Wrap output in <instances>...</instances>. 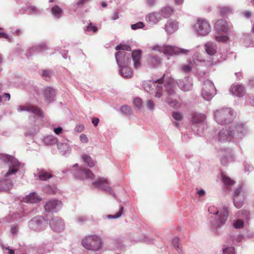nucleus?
Returning a JSON list of instances; mask_svg holds the SVG:
<instances>
[{"instance_id":"nucleus-1","label":"nucleus","mask_w":254,"mask_h":254,"mask_svg":"<svg viewBox=\"0 0 254 254\" xmlns=\"http://www.w3.org/2000/svg\"><path fill=\"white\" fill-rule=\"evenodd\" d=\"M0 161L8 166L7 172L3 174V178L0 180V191H7L13 186L12 181L10 180V177L15 174L23 167L24 165L13 156L6 154H0Z\"/></svg>"},{"instance_id":"nucleus-2","label":"nucleus","mask_w":254,"mask_h":254,"mask_svg":"<svg viewBox=\"0 0 254 254\" xmlns=\"http://www.w3.org/2000/svg\"><path fill=\"white\" fill-rule=\"evenodd\" d=\"M116 50L119 51L115 55L116 60L118 66L129 65L131 62V57L133 62V67L138 69L141 67L140 58L141 51L140 50L133 51L131 54L127 51H131V48L128 45H120L116 47Z\"/></svg>"},{"instance_id":"nucleus-3","label":"nucleus","mask_w":254,"mask_h":254,"mask_svg":"<svg viewBox=\"0 0 254 254\" xmlns=\"http://www.w3.org/2000/svg\"><path fill=\"white\" fill-rule=\"evenodd\" d=\"M248 132L249 128L245 124L237 123L220 130L217 135L218 139L222 142H230L234 139L243 138Z\"/></svg>"},{"instance_id":"nucleus-4","label":"nucleus","mask_w":254,"mask_h":254,"mask_svg":"<svg viewBox=\"0 0 254 254\" xmlns=\"http://www.w3.org/2000/svg\"><path fill=\"white\" fill-rule=\"evenodd\" d=\"M208 211L211 214L218 215V218L215 220V222L210 221L209 227L212 232L217 234L218 229L225 224L229 217V208L223 206L221 209L219 210L215 206H211L208 208Z\"/></svg>"},{"instance_id":"nucleus-5","label":"nucleus","mask_w":254,"mask_h":254,"mask_svg":"<svg viewBox=\"0 0 254 254\" xmlns=\"http://www.w3.org/2000/svg\"><path fill=\"white\" fill-rule=\"evenodd\" d=\"M167 78L170 77L164 76L162 79L158 80H144L142 82V87L145 91L150 94L154 93L155 97L160 98L165 91L164 82Z\"/></svg>"},{"instance_id":"nucleus-6","label":"nucleus","mask_w":254,"mask_h":254,"mask_svg":"<svg viewBox=\"0 0 254 254\" xmlns=\"http://www.w3.org/2000/svg\"><path fill=\"white\" fill-rule=\"evenodd\" d=\"M165 91L168 93V97L165 99V102L171 107L179 108L181 103L177 100L178 95L175 92V87L174 80L172 78H167L164 82Z\"/></svg>"},{"instance_id":"nucleus-7","label":"nucleus","mask_w":254,"mask_h":254,"mask_svg":"<svg viewBox=\"0 0 254 254\" xmlns=\"http://www.w3.org/2000/svg\"><path fill=\"white\" fill-rule=\"evenodd\" d=\"M231 27V25L225 20L222 19L218 20L214 25V29L216 32L215 40L218 42H227L229 40L228 34Z\"/></svg>"},{"instance_id":"nucleus-8","label":"nucleus","mask_w":254,"mask_h":254,"mask_svg":"<svg viewBox=\"0 0 254 254\" xmlns=\"http://www.w3.org/2000/svg\"><path fill=\"white\" fill-rule=\"evenodd\" d=\"M234 117V112L230 108H222L214 111L215 122L222 126L231 123Z\"/></svg>"},{"instance_id":"nucleus-9","label":"nucleus","mask_w":254,"mask_h":254,"mask_svg":"<svg viewBox=\"0 0 254 254\" xmlns=\"http://www.w3.org/2000/svg\"><path fill=\"white\" fill-rule=\"evenodd\" d=\"M72 177L76 180L86 181H92L95 177L93 173L89 169L83 166H78V164H74L70 170Z\"/></svg>"},{"instance_id":"nucleus-10","label":"nucleus","mask_w":254,"mask_h":254,"mask_svg":"<svg viewBox=\"0 0 254 254\" xmlns=\"http://www.w3.org/2000/svg\"><path fill=\"white\" fill-rule=\"evenodd\" d=\"M82 245L86 250L96 252L102 249L103 243L99 236L89 235L82 239Z\"/></svg>"},{"instance_id":"nucleus-11","label":"nucleus","mask_w":254,"mask_h":254,"mask_svg":"<svg viewBox=\"0 0 254 254\" xmlns=\"http://www.w3.org/2000/svg\"><path fill=\"white\" fill-rule=\"evenodd\" d=\"M194 33L199 37H205L211 31L212 28L209 21L204 18H198L192 26Z\"/></svg>"},{"instance_id":"nucleus-12","label":"nucleus","mask_w":254,"mask_h":254,"mask_svg":"<svg viewBox=\"0 0 254 254\" xmlns=\"http://www.w3.org/2000/svg\"><path fill=\"white\" fill-rule=\"evenodd\" d=\"M191 121L192 129L196 131L199 136L203 135L207 128L205 115L202 113H195L192 115Z\"/></svg>"},{"instance_id":"nucleus-13","label":"nucleus","mask_w":254,"mask_h":254,"mask_svg":"<svg viewBox=\"0 0 254 254\" xmlns=\"http://www.w3.org/2000/svg\"><path fill=\"white\" fill-rule=\"evenodd\" d=\"M151 48L153 51L162 52L167 56L187 55L190 52L189 50L165 45H156Z\"/></svg>"},{"instance_id":"nucleus-14","label":"nucleus","mask_w":254,"mask_h":254,"mask_svg":"<svg viewBox=\"0 0 254 254\" xmlns=\"http://www.w3.org/2000/svg\"><path fill=\"white\" fill-rule=\"evenodd\" d=\"M204 60L198 54L193 55L192 59L181 64L179 67L180 71L185 74H189L193 70H196V67L201 65Z\"/></svg>"},{"instance_id":"nucleus-15","label":"nucleus","mask_w":254,"mask_h":254,"mask_svg":"<svg viewBox=\"0 0 254 254\" xmlns=\"http://www.w3.org/2000/svg\"><path fill=\"white\" fill-rule=\"evenodd\" d=\"M48 221L42 216H35L28 221V227L33 231L40 232L46 229Z\"/></svg>"},{"instance_id":"nucleus-16","label":"nucleus","mask_w":254,"mask_h":254,"mask_svg":"<svg viewBox=\"0 0 254 254\" xmlns=\"http://www.w3.org/2000/svg\"><path fill=\"white\" fill-rule=\"evenodd\" d=\"M216 92V88L213 82L209 80H206L202 87V97L206 101H210L215 95Z\"/></svg>"},{"instance_id":"nucleus-17","label":"nucleus","mask_w":254,"mask_h":254,"mask_svg":"<svg viewBox=\"0 0 254 254\" xmlns=\"http://www.w3.org/2000/svg\"><path fill=\"white\" fill-rule=\"evenodd\" d=\"M250 219V212L247 210H241L237 213V219L233 222V226L236 229H241Z\"/></svg>"},{"instance_id":"nucleus-18","label":"nucleus","mask_w":254,"mask_h":254,"mask_svg":"<svg viewBox=\"0 0 254 254\" xmlns=\"http://www.w3.org/2000/svg\"><path fill=\"white\" fill-rule=\"evenodd\" d=\"M92 184L95 188L105 190L115 195L114 192L110 187V184L107 179L101 177L98 178L93 182Z\"/></svg>"},{"instance_id":"nucleus-19","label":"nucleus","mask_w":254,"mask_h":254,"mask_svg":"<svg viewBox=\"0 0 254 254\" xmlns=\"http://www.w3.org/2000/svg\"><path fill=\"white\" fill-rule=\"evenodd\" d=\"M63 203L61 201L52 199L49 200L44 205V209L47 212H57L62 207Z\"/></svg>"},{"instance_id":"nucleus-20","label":"nucleus","mask_w":254,"mask_h":254,"mask_svg":"<svg viewBox=\"0 0 254 254\" xmlns=\"http://www.w3.org/2000/svg\"><path fill=\"white\" fill-rule=\"evenodd\" d=\"M49 226L56 232H61L65 228L64 220L58 216L54 217L49 221Z\"/></svg>"},{"instance_id":"nucleus-21","label":"nucleus","mask_w":254,"mask_h":254,"mask_svg":"<svg viewBox=\"0 0 254 254\" xmlns=\"http://www.w3.org/2000/svg\"><path fill=\"white\" fill-rule=\"evenodd\" d=\"M17 110L18 112L26 111L32 113L34 116L38 117H43L44 113L43 111L34 106L30 105H20L17 107Z\"/></svg>"},{"instance_id":"nucleus-22","label":"nucleus","mask_w":254,"mask_h":254,"mask_svg":"<svg viewBox=\"0 0 254 254\" xmlns=\"http://www.w3.org/2000/svg\"><path fill=\"white\" fill-rule=\"evenodd\" d=\"M176 82L179 88L184 91H189L192 88V80L189 76L178 79Z\"/></svg>"},{"instance_id":"nucleus-23","label":"nucleus","mask_w":254,"mask_h":254,"mask_svg":"<svg viewBox=\"0 0 254 254\" xmlns=\"http://www.w3.org/2000/svg\"><path fill=\"white\" fill-rule=\"evenodd\" d=\"M242 188L239 187L235 190L233 195V203L234 206L237 208H241L244 202L245 196L241 191Z\"/></svg>"},{"instance_id":"nucleus-24","label":"nucleus","mask_w":254,"mask_h":254,"mask_svg":"<svg viewBox=\"0 0 254 254\" xmlns=\"http://www.w3.org/2000/svg\"><path fill=\"white\" fill-rule=\"evenodd\" d=\"M179 23L176 20L170 19L165 25V31L168 34H172L178 30Z\"/></svg>"},{"instance_id":"nucleus-25","label":"nucleus","mask_w":254,"mask_h":254,"mask_svg":"<svg viewBox=\"0 0 254 254\" xmlns=\"http://www.w3.org/2000/svg\"><path fill=\"white\" fill-rule=\"evenodd\" d=\"M54 249V244L51 242L45 241L39 246L35 252L36 254H46L50 253Z\"/></svg>"},{"instance_id":"nucleus-26","label":"nucleus","mask_w":254,"mask_h":254,"mask_svg":"<svg viewBox=\"0 0 254 254\" xmlns=\"http://www.w3.org/2000/svg\"><path fill=\"white\" fill-rule=\"evenodd\" d=\"M145 19L148 23L156 25L162 19L161 14L159 11H153L148 13Z\"/></svg>"},{"instance_id":"nucleus-27","label":"nucleus","mask_w":254,"mask_h":254,"mask_svg":"<svg viewBox=\"0 0 254 254\" xmlns=\"http://www.w3.org/2000/svg\"><path fill=\"white\" fill-rule=\"evenodd\" d=\"M220 155L221 156V162L224 165H227L229 162L233 160L232 151L229 148L224 149V152L221 151Z\"/></svg>"},{"instance_id":"nucleus-28","label":"nucleus","mask_w":254,"mask_h":254,"mask_svg":"<svg viewBox=\"0 0 254 254\" xmlns=\"http://www.w3.org/2000/svg\"><path fill=\"white\" fill-rule=\"evenodd\" d=\"M42 198L35 192H32L23 198L24 202L30 203H36L41 201Z\"/></svg>"},{"instance_id":"nucleus-29","label":"nucleus","mask_w":254,"mask_h":254,"mask_svg":"<svg viewBox=\"0 0 254 254\" xmlns=\"http://www.w3.org/2000/svg\"><path fill=\"white\" fill-rule=\"evenodd\" d=\"M230 90L233 95L238 97H242L245 93V88L240 84L233 85L230 88Z\"/></svg>"},{"instance_id":"nucleus-30","label":"nucleus","mask_w":254,"mask_h":254,"mask_svg":"<svg viewBox=\"0 0 254 254\" xmlns=\"http://www.w3.org/2000/svg\"><path fill=\"white\" fill-rule=\"evenodd\" d=\"M43 94L47 101L49 103H50L54 100L56 92L55 90L53 88L47 86L44 89Z\"/></svg>"},{"instance_id":"nucleus-31","label":"nucleus","mask_w":254,"mask_h":254,"mask_svg":"<svg viewBox=\"0 0 254 254\" xmlns=\"http://www.w3.org/2000/svg\"><path fill=\"white\" fill-rule=\"evenodd\" d=\"M205 51L207 55L213 56L217 52L216 44L212 41H209L204 45Z\"/></svg>"},{"instance_id":"nucleus-32","label":"nucleus","mask_w":254,"mask_h":254,"mask_svg":"<svg viewBox=\"0 0 254 254\" xmlns=\"http://www.w3.org/2000/svg\"><path fill=\"white\" fill-rule=\"evenodd\" d=\"M121 75L125 78H130L133 76V70L128 65L119 66Z\"/></svg>"},{"instance_id":"nucleus-33","label":"nucleus","mask_w":254,"mask_h":254,"mask_svg":"<svg viewBox=\"0 0 254 254\" xmlns=\"http://www.w3.org/2000/svg\"><path fill=\"white\" fill-rule=\"evenodd\" d=\"M172 116L173 119L172 120L173 125L177 128H179L180 127V122H181L184 118L183 113L178 111L173 112Z\"/></svg>"},{"instance_id":"nucleus-34","label":"nucleus","mask_w":254,"mask_h":254,"mask_svg":"<svg viewBox=\"0 0 254 254\" xmlns=\"http://www.w3.org/2000/svg\"><path fill=\"white\" fill-rule=\"evenodd\" d=\"M22 10V12H21V13L34 15L40 14L42 11L34 6H26L23 7Z\"/></svg>"},{"instance_id":"nucleus-35","label":"nucleus","mask_w":254,"mask_h":254,"mask_svg":"<svg viewBox=\"0 0 254 254\" xmlns=\"http://www.w3.org/2000/svg\"><path fill=\"white\" fill-rule=\"evenodd\" d=\"M81 158L84 163L86 164L89 167H93L96 162L89 154L84 153L81 155Z\"/></svg>"},{"instance_id":"nucleus-36","label":"nucleus","mask_w":254,"mask_h":254,"mask_svg":"<svg viewBox=\"0 0 254 254\" xmlns=\"http://www.w3.org/2000/svg\"><path fill=\"white\" fill-rule=\"evenodd\" d=\"M51 13L55 19H60L63 16V9L58 5H55L51 9Z\"/></svg>"},{"instance_id":"nucleus-37","label":"nucleus","mask_w":254,"mask_h":254,"mask_svg":"<svg viewBox=\"0 0 254 254\" xmlns=\"http://www.w3.org/2000/svg\"><path fill=\"white\" fill-rule=\"evenodd\" d=\"M174 12V9L170 6H166L162 7L160 10L161 17L167 18L169 17Z\"/></svg>"},{"instance_id":"nucleus-38","label":"nucleus","mask_w":254,"mask_h":254,"mask_svg":"<svg viewBox=\"0 0 254 254\" xmlns=\"http://www.w3.org/2000/svg\"><path fill=\"white\" fill-rule=\"evenodd\" d=\"M57 147L62 155H66L70 153L71 148L66 143H59L57 144Z\"/></svg>"},{"instance_id":"nucleus-39","label":"nucleus","mask_w":254,"mask_h":254,"mask_svg":"<svg viewBox=\"0 0 254 254\" xmlns=\"http://www.w3.org/2000/svg\"><path fill=\"white\" fill-rule=\"evenodd\" d=\"M58 138L53 135H48L43 138V142L47 145H53L58 142Z\"/></svg>"},{"instance_id":"nucleus-40","label":"nucleus","mask_w":254,"mask_h":254,"mask_svg":"<svg viewBox=\"0 0 254 254\" xmlns=\"http://www.w3.org/2000/svg\"><path fill=\"white\" fill-rule=\"evenodd\" d=\"M148 62L150 64L154 66L159 64L161 62V60L157 56L149 55L148 58Z\"/></svg>"},{"instance_id":"nucleus-41","label":"nucleus","mask_w":254,"mask_h":254,"mask_svg":"<svg viewBox=\"0 0 254 254\" xmlns=\"http://www.w3.org/2000/svg\"><path fill=\"white\" fill-rule=\"evenodd\" d=\"M221 178L222 182L225 186H231L234 185L235 183V182L234 180H232L230 178L223 173L221 174Z\"/></svg>"},{"instance_id":"nucleus-42","label":"nucleus","mask_w":254,"mask_h":254,"mask_svg":"<svg viewBox=\"0 0 254 254\" xmlns=\"http://www.w3.org/2000/svg\"><path fill=\"white\" fill-rule=\"evenodd\" d=\"M38 176L40 180L42 181H46L52 178V175L44 170H42L38 173Z\"/></svg>"},{"instance_id":"nucleus-43","label":"nucleus","mask_w":254,"mask_h":254,"mask_svg":"<svg viewBox=\"0 0 254 254\" xmlns=\"http://www.w3.org/2000/svg\"><path fill=\"white\" fill-rule=\"evenodd\" d=\"M42 46L38 45L35 47H33L29 49L27 51L26 56L27 58L31 57L32 55L38 53L41 50Z\"/></svg>"},{"instance_id":"nucleus-44","label":"nucleus","mask_w":254,"mask_h":254,"mask_svg":"<svg viewBox=\"0 0 254 254\" xmlns=\"http://www.w3.org/2000/svg\"><path fill=\"white\" fill-rule=\"evenodd\" d=\"M222 254H235V250L233 246L224 245Z\"/></svg>"},{"instance_id":"nucleus-45","label":"nucleus","mask_w":254,"mask_h":254,"mask_svg":"<svg viewBox=\"0 0 254 254\" xmlns=\"http://www.w3.org/2000/svg\"><path fill=\"white\" fill-rule=\"evenodd\" d=\"M87 2L85 0H78L76 2L71 5V8L73 11L76 12L78 7H82L84 4Z\"/></svg>"},{"instance_id":"nucleus-46","label":"nucleus","mask_w":254,"mask_h":254,"mask_svg":"<svg viewBox=\"0 0 254 254\" xmlns=\"http://www.w3.org/2000/svg\"><path fill=\"white\" fill-rule=\"evenodd\" d=\"M87 2L85 0H78L76 2L71 5V8L73 11L76 12L78 7H82L84 4Z\"/></svg>"},{"instance_id":"nucleus-47","label":"nucleus","mask_w":254,"mask_h":254,"mask_svg":"<svg viewBox=\"0 0 254 254\" xmlns=\"http://www.w3.org/2000/svg\"><path fill=\"white\" fill-rule=\"evenodd\" d=\"M219 11L222 15H225L232 11V8L230 6H219Z\"/></svg>"},{"instance_id":"nucleus-48","label":"nucleus","mask_w":254,"mask_h":254,"mask_svg":"<svg viewBox=\"0 0 254 254\" xmlns=\"http://www.w3.org/2000/svg\"><path fill=\"white\" fill-rule=\"evenodd\" d=\"M123 211H124V207L123 206H120L119 211L116 214H114V215H108L107 216V217L108 219H117V218H118L122 216V215L123 213Z\"/></svg>"},{"instance_id":"nucleus-49","label":"nucleus","mask_w":254,"mask_h":254,"mask_svg":"<svg viewBox=\"0 0 254 254\" xmlns=\"http://www.w3.org/2000/svg\"><path fill=\"white\" fill-rule=\"evenodd\" d=\"M133 104L136 110H140L143 106L142 99L139 97L134 98L133 100Z\"/></svg>"},{"instance_id":"nucleus-50","label":"nucleus","mask_w":254,"mask_h":254,"mask_svg":"<svg viewBox=\"0 0 254 254\" xmlns=\"http://www.w3.org/2000/svg\"><path fill=\"white\" fill-rule=\"evenodd\" d=\"M244 45L246 47H254V40L250 37H247L244 42Z\"/></svg>"},{"instance_id":"nucleus-51","label":"nucleus","mask_w":254,"mask_h":254,"mask_svg":"<svg viewBox=\"0 0 254 254\" xmlns=\"http://www.w3.org/2000/svg\"><path fill=\"white\" fill-rule=\"evenodd\" d=\"M84 30L87 32L95 33L98 31V28L96 26L93 25L91 23H90L84 27Z\"/></svg>"},{"instance_id":"nucleus-52","label":"nucleus","mask_w":254,"mask_h":254,"mask_svg":"<svg viewBox=\"0 0 254 254\" xmlns=\"http://www.w3.org/2000/svg\"><path fill=\"white\" fill-rule=\"evenodd\" d=\"M146 106L147 109L151 111H153L155 109V104L151 99H147L146 101Z\"/></svg>"},{"instance_id":"nucleus-53","label":"nucleus","mask_w":254,"mask_h":254,"mask_svg":"<svg viewBox=\"0 0 254 254\" xmlns=\"http://www.w3.org/2000/svg\"><path fill=\"white\" fill-rule=\"evenodd\" d=\"M179 242L180 239L178 237H175L172 240L173 245L177 249L178 252L181 254L182 252V250L179 248Z\"/></svg>"},{"instance_id":"nucleus-54","label":"nucleus","mask_w":254,"mask_h":254,"mask_svg":"<svg viewBox=\"0 0 254 254\" xmlns=\"http://www.w3.org/2000/svg\"><path fill=\"white\" fill-rule=\"evenodd\" d=\"M121 111L122 113L126 115H129L131 114V108L127 105H124L121 108Z\"/></svg>"},{"instance_id":"nucleus-55","label":"nucleus","mask_w":254,"mask_h":254,"mask_svg":"<svg viewBox=\"0 0 254 254\" xmlns=\"http://www.w3.org/2000/svg\"><path fill=\"white\" fill-rule=\"evenodd\" d=\"M52 71L51 70H44L43 71V72L42 73V75L43 76V77L45 79V80H49L50 79L52 75Z\"/></svg>"},{"instance_id":"nucleus-56","label":"nucleus","mask_w":254,"mask_h":254,"mask_svg":"<svg viewBox=\"0 0 254 254\" xmlns=\"http://www.w3.org/2000/svg\"><path fill=\"white\" fill-rule=\"evenodd\" d=\"M144 26V24L142 22H138L135 24L131 25V29L133 30H135L143 28Z\"/></svg>"},{"instance_id":"nucleus-57","label":"nucleus","mask_w":254,"mask_h":254,"mask_svg":"<svg viewBox=\"0 0 254 254\" xmlns=\"http://www.w3.org/2000/svg\"><path fill=\"white\" fill-rule=\"evenodd\" d=\"M244 171L246 173H250L251 171H252L253 169V167L251 166L250 164L247 162L245 161L244 163Z\"/></svg>"},{"instance_id":"nucleus-58","label":"nucleus","mask_w":254,"mask_h":254,"mask_svg":"<svg viewBox=\"0 0 254 254\" xmlns=\"http://www.w3.org/2000/svg\"><path fill=\"white\" fill-rule=\"evenodd\" d=\"M25 214L23 212L15 213L13 214V219L16 221H20L24 217Z\"/></svg>"},{"instance_id":"nucleus-59","label":"nucleus","mask_w":254,"mask_h":254,"mask_svg":"<svg viewBox=\"0 0 254 254\" xmlns=\"http://www.w3.org/2000/svg\"><path fill=\"white\" fill-rule=\"evenodd\" d=\"M146 4L150 7H154L157 2V0H145Z\"/></svg>"},{"instance_id":"nucleus-60","label":"nucleus","mask_w":254,"mask_h":254,"mask_svg":"<svg viewBox=\"0 0 254 254\" xmlns=\"http://www.w3.org/2000/svg\"><path fill=\"white\" fill-rule=\"evenodd\" d=\"M0 38H3L6 39L9 42H11L12 39V38L11 36L8 35L4 32H0Z\"/></svg>"},{"instance_id":"nucleus-61","label":"nucleus","mask_w":254,"mask_h":254,"mask_svg":"<svg viewBox=\"0 0 254 254\" xmlns=\"http://www.w3.org/2000/svg\"><path fill=\"white\" fill-rule=\"evenodd\" d=\"M79 139L80 141L82 143H86L88 142V139L85 134H81L79 136Z\"/></svg>"},{"instance_id":"nucleus-62","label":"nucleus","mask_w":254,"mask_h":254,"mask_svg":"<svg viewBox=\"0 0 254 254\" xmlns=\"http://www.w3.org/2000/svg\"><path fill=\"white\" fill-rule=\"evenodd\" d=\"M86 218L83 216H78L76 218V222L80 223V224H83L84 222H85L86 221Z\"/></svg>"},{"instance_id":"nucleus-63","label":"nucleus","mask_w":254,"mask_h":254,"mask_svg":"<svg viewBox=\"0 0 254 254\" xmlns=\"http://www.w3.org/2000/svg\"><path fill=\"white\" fill-rule=\"evenodd\" d=\"M84 128V126L83 125L79 124V125H76V126L74 128V130L77 132H81L83 130Z\"/></svg>"},{"instance_id":"nucleus-64","label":"nucleus","mask_w":254,"mask_h":254,"mask_svg":"<svg viewBox=\"0 0 254 254\" xmlns=\"http://www.w3.org/2000/svg\"><path fill=\"white\" fill-rule=\"evenodd\" d=\"M18 227L17 226H12L10 228V233L13 235H16L18 232Z\"/></svg>"}]
</instances>
